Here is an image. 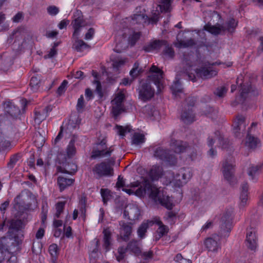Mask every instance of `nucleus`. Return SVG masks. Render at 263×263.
Wrapping results in <instances>:
<instances>
[{
  "label": "nucleus",
  "instance_id": "nucleus-1",
  "mask_svg": "<svg viewBox=\"0 0 263 263\" xmlns=\"http://www.w3.org/2000/svg\"><path fill=\"white\" fill-rule=\"evenodd\" d=\"M147 193L149 197L155 202H159L167 209H172L173 204L170 197L164 194L163 190H160L156 186L152 184L148 180H144L140 186L136 191L135 194L139 196H142Z\"/></svg>",
  "mask_w": 263,
  "mask_h": 263
},
{
  "label": "nucleus",
  "instance_id": "nucleus-2",
  "mask_svg": "<svg viewBox=\"0 0 263 263\" xmlns=\"http://www.w3.org/2000/svg\"><path fill=\"white\" fill-rule=\"evenodd\" d=\"M115 159L111 158L106 161L97 163L92 168L94 177L97 179L103 177H110L114 175V165Z\"/></svg>",
  "mask_w": 263,
  "mask_h": 263
},
{
  "label": "nucleus",
  "instance_id": "nucleus-3",
  "mask_svg": "<svg viewBox=\"0 0 263 263\" xmlns=\"http://www.w3.org/2000/svg\"><path fill=\"white\" fill-rule=\"evenodd\" d=\"M235 161L234 158L229 156L222 162V172L224 179L232 185L236 183L234 177Z\"/></svg>",
  "mask_w": 263,
  "mask_h": 263
},
{
  "label": "nucleus",
  "instance_id": "nucleus-4",
  "mask_svg": "<svg viewBox=\"0 0 263 263\" xmlns=\"http://www.w3.org/2000/svg\"><path fill=\"white\" fill-rule=\"evenodd\" d=\"M127 251H130L135 255H140L141 254V250L139 242L133 239L128 243L126 247H119L118 249V254L116 255V258L118 261H120L124 258Z\"/></svg>",
  "mask_w": 263,
  "mask_h": 263
},
{
  "label": "nucleus",
  "instance_id": "nucleus-5",
  "mask_svg": "<svg viewBox=\"0 0 263 263\" xmlns=\"http://www.w3.org/2000/svg\"><path fill=\"white\" fill-rule=\"evenodd\" d=\"M155 157L164 161L170 165H175L177 162V158L174 155L170 154L168 151L160 146H155L152 148Z\"/></svg>",
  "mask_w": 263,
  "mask_h": 263
},
{
  "label": "nucleus",
  "instance_id": "nucleus-6",
  "mask_svg": "<svg viewBox=\"0 0 263 263\" xmlns=\"http://www.w3.org/2000/svg\"><path fill=\"white\" fill-rule=\"evenodd\" d=\"M170 146L171 149L175 153L180 154L187 152L190 153L191 157L192 158L196 155V153L193 150V148L189 146L186 142L171 138L170 142Z\"/></svg>",
  "mask_w": 263,
  "mask_h": 263
},
{
  "label": "nucleus",
  "instance_id": "nucleus-7",
  "mask_svg": "<svg viewBox=\"0 0 263 263\" xmlns=\"http://www.w3.org/2000/svg\"><path fill=\"white\" fill-rule=\"evenodd\" d=\"M125 95L122 91L118 92L111 101V113L114 118H117L121 114L125 111L123 102L125 100Z\"/></svg>",
  "mask_w": 263,
  "mask_h": 263
},
{
  "label": "nucleus",
  "instance_id": "nucleus-8",
  "mask_svg": "<svg viewBox=\"0 0 263 263\" xmlns=\"http://www.w3.org/2000/svg\"><path fill=\"white\" fill-rule=\"evenodd\" d=\"M233 211L232 209L227 210L224 213L221 219L220 235L221 237H226L229 235L232 228V220Z\"/></svg>",
  "mask_w": 263,
  "mask_h": 263
},
{
  "label": "nucleus",
  "instance_id": "nucleus-9",
  "mask_svg": "<svg viewBox=\"0 0 263 263\" xmlns=\"http://www.w3.org/2000/svg\"><path fill=\"white\" fill-rule=\"evenodd\" d=\"M214 63L210 64L209 62H205L199 68H197L196 72L197 75L202 79H210L217 75V71L213 67Z\"/></svg>",
  "mask_w": 263,
  "mask_h": 263
},
{
  "label": "nucleus",
  "instance_id": "nucleus-10",
  "mask_svg": "<svg viewBox=\"0 0 263 263\" xmlns=\"http://www.w3.org/2000/svg\"><path fill=\"white\" fill-rule=\"evenodd\" d=\"M139 98L143 101H147L152 98L155 93V90L151 84L146 81H141L138 89Z\"/></svg>",
  "mask_w": 263,
  "mask_h": 263
},
{
  "label": "nucleus",
  "instance_id": "nucleus-11",
  "mask_svg": "<svg viewBox=\"0 0 263 263\" xmlns=\"http://www.w3.org/2000/svg\"><path fill=\"white\" fill-rule=\"evenodd\" d=\"M29 192L28 191L22 192L14 199V207L16 210L23 211L28 210L31 206V203L26 202L25 201V196L28 197Z\"/></svg>",
  "mask_w": 263,
  "mask_h": 263
},
{
  "label": "nucleus",
  "instance_id": "nucleus-12",
  "mask_svg": "<svg viewBox=\"0 0 263 263\" xmlns=\"http://www.w3.org/2000/svg\"><path fill=\"white\" fill-rule=\"evenodd\" d=\"M240 87L241 88L239 91L240 98L241 99V100L240 102L242 103L248 97L256 96L259 94V91L250 84H240Z\"/></svg>",
  "mask_w": 263,
  "mask_h": 263
},
{
  "label": "nucleus",
  "instance_id": "nucleus-13",
  "mask_svg": "<svg viewBox=\"0 0 263 263\" xmlns=\"http://www.w3.org/2000/svg\"><path fill=\"white\" fill-rule=\"evenodd\" d=\"M74 19L72 21L71 25L74 29L73 36H78L81 28L86 25V22L84 20L82 12L80 10H77L74 13Z\"/></svg>",
  "mask_w": 263,
  "mask_h": 263
},
{
  "label": "nucleus",
  "instance_id": "nucleus-14",
  "mask_svg": "<svg viewBox=\"0 0 263 263\" xmlns=\"http://www.w3.org/2000/svg\"><path fill=\"white\" fill-rule=\"evenodd\" d=\"M245 118L238 115L233 123V133L235 137L240 138L243 136L246 129Z\"/></svg>",
  "mask_w": 263,
  "mask_h": 263
},
{
  "label": "nucleus",
  "instance_id": "nucleus-15",
  "mask_svg": "<svg viewBox=\"0 0 263 263\" xmlns=\"http://www.w3.org/2000/svg\"><path fill=\"white\" fill-rule=\"evenodd\" d=\"M5 114L8 118L16 119L21 115V110L14 103L11 102H6L4 104Z\"/></svg>",
  "mask_w": 263,
  "mask_h": 263
},
{
  "label": "nucleus",
  "instance_id": "nucleus-16",
  "mask_svg": "<svg viewBox=\"0 0 263 263\" xmlns=\"http://www.w3.org/2000/svg\"><path fill=\"white\" fill-rule=\"evenodd\" d=\"M133 223L124 221H119V233L121 238L127 241L129 239L133 231Z\"/></svg>",
  "mask_w": 263,
  "mask_h": 263
},
{
  "label": "nucleus",
  "instance_id": "nucleus-17",
  "mask_svg": "<svg viewBox=\"0 0 263 263\" xmlns=\"http://www.w3.org/2000/svg\"><path fill=\"white\" fill-rule=\"evenodd\" d=\"M220 237L215 235L213 237L207 238L204 241V245L209 251L216 252L220 249Z\"/></svg>",
  "mask_w": 263,
  "mask_h": 263
},
{
  "label": "nucleus",
  "instance_id": "nucleus-18",
  "mask_svg": "<svg viewBox=\"0 0 263 263\" xmlns=\"http://www.w3.org/2000/svg\"><path fill=\"white\" fill-rule=\"evenodd\" d=\"M140 215V212L137 205L130 204H128L124 211V216L130 220L137 219Z\"/></svg>",
  "mask_w": 263,
  "mask_h": 263
},
{
  "label": "nucleus",
  "instance_id": "nucleus-19",
  "mask_svg": "<svg viewBox=\"0 0 263 263\" xmlns=\"http://www.w3.org/2000/svg\"><path fill=\"white\" fill-rule=\"evenodd\" d=\"M151 74L148 76L155 85L159 87L161 80L163 78V72L156 66L153 65L149 70Z\"/></svg>",
  "mask_w": 263,
  "mask_h": 263
},
{
  "label": "nucleus",
  "instance_id": "nucleus-20",
  "mask_svg": "<svg viewBox=\"0 0 263 263\" xmlns=\"http://www.w3.org/2000/svg\"><path fill=\"white\" fill-rule=\"evenodd\" d=\"M257 236L256 232L254 229L252 228L248 230L247 235L246 244L247 247L251 250H254L257 247Z\"/></svg>",
  "mask_w": 263,
  "mask_h": 263
},
{
  "label": "nucleus",
  "instance_id": "nucleus-21",
  "mask_svg": "<svg viewBox=\"0 0 263 263\" xmlns=\"http://www.w3.org/2000/svg\"><path fill=\"white\" fill-rule=\"evenodd\" d=\"M248 189L249 185L248 183L243 182L240 187V208L245 207L248 200Z\"/></svg>",
  "mask_w": 263,
  "mask_h": 263
},
{
  "label": "nucleus",
  "instance_id": "nucleus-22",
  "mask_svg": "<svg viewBox=\"0 0 263 263\" xmlns=\"http://www.w3.org/2000/svg\"><path fill=\"white\" fill-rule=\"evenodd\" d=\"M163 174V170L160 165H153L148 172V176L153 180H158Z\"/></svg>",
  "mask_w": 263,
  "mask_h": 263
},
{
  "label": "nucleus",
  "instance_id": "nucleus-23",
  "mask_svg": "<svg viewBox=\"0 0 263 263\" xmlns=\"http://www.w3.org/2000/svg\"><path fill=\"white\" fill-rule=\"evenodd\" d=\"M9 225V232L11 233L13 231L18 232L24 227L23 221L18 219H13L9 220L8 222Z\"/></svg>",
  "mask_w": 263,
  "mask_h": 263
},
{
  "label": "nucleus",
  "instance_id": "nucleus-24",
  "mask_svg": "<svg viewBox=\"0 0 263 263\" xmlns=\"http://www.w3.org/2000/svg\"><path fill=\"white\" fill-rule=\"evenodd\" d=\"M167 42L164 40H155L144 46L143 49L146 52L159 49L162 46L166 45Z\"/></svg>",
  "mask_w": 263,
  "mask_h": 263
},
{
  "label": "nucleus",
  "instance_id": "nucleus-25",
  "mask_svg": "<svg viewBox=\"0 0 263 263\" xmlns=\"http://www.w3.org/2000/svg\"><path fill=\"white\" fill-rule=\"evenodd\" d=\"M159 226L156 232L155 239L156 241L159 240L162 237L166 235L168 232V229L167 226L164 225L161 221L158 220L155 221Z\"/></svg>",
  "mask_w": 263,
  "mask_h": 263
},
{
  "label": "nucleus",
  "instance_id": "nucleus-26",
  "mask_svg": "<svg viewBox=\"0 0 263 263\" xmlns=\"http://www.w3.org/2000/svg\"><path fill=\"white\" fill-rule=\"evenodd\" d=\"M74 42L72 48L78 52H82L85 49L90 48V46L83 40L79 39L78 36H73Z\"/></svg>",
  "mask_w": 263,
  "mask_h": 263
},
{
  "label": "nucleus",
  "instance_id": "nucleus-27",
  "mask_svg": "<svg viewBox=\"0 0 263 263\" xmlns=\"http://www.w3.org/2000/svg\"><path fill=\"white\" fill-rule=\"evenodd\" d=\"M154 223V222L153 220L147 221L146 222L144 221L142 222L137 230V234L140 238L142 239L144 238L147 229L149 226H152Z\"/></svg>",
  "mask_w": 263,
  "mask_h": 263
},
{
  "label": "nucleus",
  "instance_id": "nucleus-28",
  "mask_svg": "<svg viewBox=\"0 0 263 263\" xmlns=\"http://www.w3.org/2000/svg\"><path fill=\"white\" fill-rule=\"evenodd\" d=\"M116 46L114 49V50L118 53L121 52L125 50L128 47V41L125 37H121L120 40L118 41L116 39Z\"/></svg>",
  "mask_w": 263,
  "mask_h": 263
},
{
  "label": "nucleus",
  "instance_id": "nucleus-29",
  "mask_svg": "<svg viewBox=\"0 0 263 263\" xmlns=\"http://www.w3.org/2000/svg\"><path fill=\"white\" fill-rule=\"evenodd\" d=\"M74 182V179L67 178L60 176L58 178V184L59 185L60 191H62L67 186L71 185Z\"/></svg>",
  "mask_w": 263,
  "mask_h": 263
},
{
  "label": "nucleus",
  "instance_id": "nucleus-30",
  "mask_svg": "<svg viewBox=\"0 0 263 263\" xmlns=\"http://www.w3.org/2000/svg\"><path fill=\"white\" fill-rule=\"evenodd\" d=\"M182 121L186 124L191 123L195 120V115L193 113L192 109H185L181 114Z\"/></svg>",
  "mask_w": 263,
  "mask_h": 263
},
{
  "label": "nucleus",
  "instance_id": "nucleus-31",
  "mask_svg": "<svg viewBox=\"0 0 263 263\" xmlns=\"http://www.w3.org/2000/svg\"><path fill=\"white\" fill-rule=\"evenodd\" d=\"M204 30L209 31L214 35H218L219 34L224 32V27L222 25H218L217 26H212L210 24H206L204 26Z\"/></svg>",
  "mask_w": 263,
  "mask_h": 263
},
{
  "label": "nucleus",
  "instance_id": "nucleus-32",
  "mask_svg": "<svg viewBox=\"0 0 263 263\" xmlns=\"http://www.w3.org/2000/svg\"><path fill=\"white\" fill-rule=\"evenodd\" d=\"M8 238L6 237H3L0 239V262H2L5 259L3 254L8 250Z\"/></svg>",
  "mask_w": 263,
  "mask_h": 263
},
{
  "label": "nucleus",
  "instance_id": "nucleus-33",
  "mask_svg": "<svg viewBox=\"0 0 263 263\" xmlns=\"http://www.w3.org/2000/svg\"><path fill=\"white\" fill-rule=\"evenodd\" d=\"M259 144V140L254 136H252L249 133L247 135L246 140V145L250 148H255Z\"/></svg>",
  "mask_w": 263,
  "mask_h": 263
},
{
  "label": "nucleus",
  "instance_id": "nucleus-34",
  "mask_svg": "<svg viewBox=\"0 0 263 263\" xmlns=\"http://www.w3.org/2000/svg\"><path fill=\"white\" fill-rule=\"evenodd\" d=\"M202 115H204L212 119H214L217 117L218 111L210 106H205L201 110Z\"/></svg>",
  "mask_w": 263,
  "mask_h": 263
},
{
  "label": "nucleus",
  "instance_id": "nucleus-35",
  "mask_svg": "<svg viewBox=\"0 0 263 263\" xmlns=\"http://www.w3.org/2000/svg\"><path fill=\"white\" fill-rule=\"evenodd\" d=\"M76 137L73 136L66 149L67 155L69 158L72 157L76 153V148L74 145Z\"/></svg>",
  "mask_w": 263,
  "mask_h": 263
},
{
  "label": "nucleus",
  "instance_id": "nucleus-36",
  "mask_svg": "<svg viewBox=\"0 0 263 263\" xmlns=\"http://www.w3.org/2000/svg\"><path fill=\"white\" fill-rule=\"evenodd\" d=\"M113 149L111 148V147H109V149L106 151H105L104 149L93 150L92 151L91 158L95 159L99 157L109 156L111 155V153Z\"/></svg>",
  "mask_w": 263,
  "mask_h": 263
},
{
  "label": "nucleus",
  "instance_id": "nucleus-37",
  "mask_svg": "<svg viewBox=\"0 0 263 263\" xmlns=\"http://www.w3.org/2000/svg\"><path fill=\"white\" fill-rule=\"evenodd\" d=\"M237 23L234 18L230 19L229 21L227 22L222 26L224 27V32L228 31L232 33L234 31L235 28L237 26Z\"/></svg>",
  "mask_w": 263,
  "mask_h": 263
},
{
  "label": "nucleus",
  "instance_id": "nucleus-38",
  "mask_svg": "<svg viewBox=\"0 0 263 263\" xmlns=\"http://www.w3.org/2000/svg\"><path fill=\"white\" fill-rule=\"evenodd\" d=\"M104 234V244L103 247L104 249L108 251L109 249L111 240V232L108 229H105L103 231Z\"/></svg>",
  "mask_w": 263,
  "mask_h": 263
},
{
  "label": "nucleus",
  "instance_id": "nucleus-39",
  "mask_svg": "<svg viewBox=\"0 0 263 263\" xmlns=\"http://www.w3.org/2000/svg\"><path fill=\"white\" fill-rule=\"evenodd\" d=\"M171 89L173 95L176 97L179 96L182 92V89L181 87V83L179 80H176L173 84L171 86Z\"/></svg>",
  "mask_w": 263,
  "mask_h": 263
},
{
  "label": "nucleus",
  "instance_id": "nucleus-40",
  "mask_svg": "<svg viewBox=\"0 0 263 263\" xmlns=\"http://www.w3.org/2000/svg\"><path fill=\"white\" fill-rule=\"evenodd\" d=\"M41 79L37 76H33L31 78L30 82V86L33 91H36L40 87Z\"/></svg>",
  "mask_w": 263,
  "mask_h": 263
},
{
  "label": "nucleus",
  "instance_id": "nucleus-41",
  "mask_svg": "<svg viewBox=\"0 0 263 263\" xmlns=\"http://www.w3.org/2000/svg\"><path fill=\"white\" fill-rule=\"evenodd\" d=\"M144 141V136L142 134L135 133L132 137V143L133 144L138 145L143 143Z\"/></svg>",
  "mask_w": 263,
  "mask_h": 263
},
{
  "label": "nucleus",
  "instance_id": "nucleus-42",
  "mask_svg": "<svg viewBox=\"0 0 263 263\" xmlns=\"http://www.w3.org/2000/svg\"><path fill=\"white\" fill-rule=\"evenodd\" d=\"M190 178V176L189 175L187 177L185 173H181V174H179L177 175L176 178H174V180L179 182L178 184V185H182L183 184H185L187 182Z\"/></svg>",
  "mask_w": 263,
  "mask_h": 263
},
{
  "label": "nucleus",
  "instance_id": "nucleus-43",
  "mask_svg": "<svg viewBox=\"0 0 263 263\" xmlns=\"http://www.w3.org/2000/svg\"><path fill=\"white\" fill-rule=\"evenodd\" d=\"M86 197L85 196H82L79 201V208L81 212L82 215L85 217L86 213Z\"/></svg>",
  "mask_w": 263,
  "mask_h": 263
},
{
  "label": "nucleus",
  "instance_id": "nucleus-44",
  "mask_svg": "<svg viewBox=\"0 0 263 263\" xmlns=\"http://www.w3.org/2000/svg\"><path fill=\"white\" fill-rule=\"evenodd\" d=\"M77 171V165L74 163H68L64 168V172L69 174H73Z\"/></svg>",
  "mask_w": 263,
  "mask_h": 263
},
{
  "label": "nucleus",
  "instance_id": "nucleus-45",
  "mask_svg": "<svg viewBox=\"0 0 263 263\" xmlns=\"http://www.w3.org/2000/svg\"><path fill=\"white\" fill-rule=\"evenodd\" d=\"M148 17L143 14H134L132 17L133 23H141L145 22L147 20Z\"/></svg>",
  "mask_w": 263,
  "mask_h": 263
},
{
  "label": "nucleus",
  "instance_id": "nucleus-46",
  "mask_svg": "<svg viewBox=\"0 0 263 263\" xmlns=\"http://www.w3.org/2000/svg\"><path fill=\"white\" fill-rule=\"evenodd\" d=\"M142 72V69L139 68V64L138 63H135L134 65V67L130 70L129 74L130 76L132 77V79L134 80V79L136 78Z\"/></svg>",
  "mask_w": 263,
  "mask_h": 263
},
{
  "label": "nucleus",
  "instance_id": "nucleus-47",
  "mask_svg": "<svg viewBox=\"0 0 263 263\" xmlns=\"http://www.w3.org/2000/svg\"><path fill=\"white\" fill-rule=\"evenodd\" d=\"M220 136V132L216 131L212 135L210 136L208 138L207 143L209 146L213 147L214 141L216 140H218V138Z\"/></svg>",
  "mask_w": 263,
  "mask_h": 263
},
{
  "label": "nucleus",
  "instance_id": "nucleus-48",
  "mask_svg": "<svg viewBox=\"0 0 263 263\" xmlns=\"http://www.w3.org/2000/svg\"><path fill=\"white\" fill-rule=\"evenodd\" d=\"M101 194L102 197L103 202L104 204H106L107 201L110 200L111 195L110 194L109 191L108 189H102L101 190Z\"/></svg>",
  "mask_w": 263,
  "mask_h": 263
},
{
  "label": "nucleus",
  "instance_id": "nucleus-49",
  "mask_svg": "<svg viewBox=\"0 0 263 263\" xmlns=\"http://www.w3.org/2000/svg\"><path fill=\"white\" fill-rule=\"evenodd\" d=\"M116 127L117 129V133L120 136L122 137L125 136V133H130L132 130V129L129 126L123 127L122 126L117 125Z\"/></svg>",
  "mask_w": 263,
  "mask_h": 263
},
{
  "label": "nucleus",
  "instance_id": "nucleus-50",
  "mask_svg": "<svg viewBox=\"0 0 263 263\" xmlns=\"http://www.w3.org/2000/svg\"><path fill=\"white\" fill-rule=\"evenodd\" d=\"M218 142L219 143V146L222 149H227L228 148L229 145V142L228 139L224 138L223 137L220 133L219 137L218 138Z\"/></svg>",
  "mask_w": 263,
  "mask_h": 263
},
{
  "label": "nucleus",
  "instance_id": "nucleus-51",
  "mask_svg": "<svg viewBox=\"0 0 263 263\" xmlns=\"http://www.w3.org/2000/svg\"><path fill=\"white\" fill-rule=\"evenodd\" d=\"M45 112H43L42 110L37 111H36L35 112V121L36 122H37L39 123L41 122L42 121L45 120L46 117H47L46 116V114L45 113Z\"/></svg>",
  "mask_w": 263,
  "mask_h": 263
},
{
  "label": "nucleus",
  "instance_id": "nucleus-52",
  "mask_svg": "<svg viewBox=\"0 0 263 263\" xmlns=\"http://www.w3.org/2000/svg\"><path fill=\"white\" fill-rule=\"evenodd\" d=\"M165 48L163 51V54L165 57L172 59L174 56V51L172 47L165 45Z\"/></svg>",
  "mask_w": 263,
  "mask_h": 263
},
{
  "label": "nucleus",
  "instance_id": "nucleus-53",
  "mask_svg": "<svg viewBox=\"0 0 263 263\" xmlns=\"http://www.w3.org/2000/svg\"><path fill=\"white\" fill-rule=\"evenodd\" d=\"M161 4L159 5L161 12L169 11L170 6V0H161Z\"/></svg>",
  "mask_w": 263,
  "mask_h": 263
},
{
  "label": "nucleus",
  "instance_id": "nucleus-54",
  "mask_svg": "<svg viewBox=\"0 0 263 263\" xmlns=\"http://www.w3.org/2000/svg\"><path fill=\"white\" fill-rule=\"evenodd\" d=\"M85 106L84 103V99L83 95H81L78 99L77 104V110L79 112H82Z\"/></svg>",
  "mask_w": 263,
  "mask_h": 263
},
{
  "label": "nucleus",
  "instance_id": "nucleus-55",
  "mask_svg": "<svg viewBox=\"0 0 263 263\" xmlns=\"http://www.w3.org/2000/svg\"><path fill=\"white\" fill-rule=\"evenodd\" d=\"M261 166V164H258L250 167L248 174L250 176L252 177V179H253V176H255L257 172L260 169Z\"/></svg>",
  "mask_w": 263,
  "mask_h": 263
},
{
  "label": "nucleus",
  "instance_id": "nucleus-56",
  "mask_svg": "<svg viewBox=\"0 0 263 263\" xmlns=\"http://www.w3.org/2000/svg\"><path fill=\"white\" fill-rule=\"evenodd\" d=\"M228 88L224 86H220L217 88L214 93L220 98L223 97L226 93Z\"/></svg>",
  "mask_w": 263,
  "mask_h": 263
},
{
  "label": "nucleus",
  "instance_id": "nucleus-57",
  "mask_svg": "<svg viewBox=\"0 0 263 263\" xmlns=\"http://www.w3.org/2000/svg\"><path fill=\"white\" fill-rule=\"evenodd\" d=\"M65 206V202L60 201L57 203L56 204V210L57 212L55 214V217L57 218H59L61 214L63 212V209Z\"/></svg>",
  "mask_w": 263,
  "mask_h": 263
},
{
  "label": "nucleus",
  "instance_id": "nucleus-58",
  "mask_svg": "<svg viewBox=\"0 0 263 263\" xmlns=\"http://www.w3.org/2000/svg\"><path fill=\"white\" fill-rule=\"evenodd\" d=\"M179 46L183 47H188L190 46H192L196 44V42L193 39H189L186 41H180L179 42Z\"/></svg>",
  "mask_w": 263,
  "mask_h": 263
},
{
  "label": "nucleus",
  "instance_id": "nucleus-59",
  "mask_svg": "<svg viewBox=\"0 0 263 263\" xmlns=\"http://www.w3.org/2000/svg\"><path fill=\"white\" fill-rule=\"evenodd\" d=\"M48 13L52 16L56 15L60 11L59 8L55 6H49L47 8Z\"/></svg>",
  "mask_w": 263,
  "mask_h": 263
},
{
  "label": "nucleus",
  "instance_id": "nucleus-60",
  "mask_svg": "<svg viewBox=\"0 0 263 263\" xmlns=\"http://www.w3.org/2000/svg\"><path fill=\"white\" fill-rule=\"evenodd\" d=\"M58 248L57 245L55 243L51 244L49 247V252L51 256H58Z\"/></svg>",
  "mask_w": 263,
  "mask_h": 263
},
{
  "label": "nucleus",
  "instance_id": "nucleus-61",
  "mask_svg": "<svg viewBox=\"0 0 263 263\" xmlns=\"http://www.w3.org/2000/svg\"><path fill=\"white\" fill-rule=\"evenodd\" d=\"M93 84L96 85V92L99 95V97L101 98L103 96V93L101 83L98 80H95Z\"/></svg>",
  "mask_w": 263,
  "mask_h": 263
},
{
  "label": "nucleus",
  "instance_id": "nucleus-62",
  "mask_svg": "<svg viewBox=\"0 0 263 263\" xmlns=\"http://www.w3.org/2000/svg\"><path fill=\"white\" fill-rule=\"evenodd\" d=\"M68 84V82L66 80H64L61 85L59 87L57 90V93L59 96L62 95L66 90V87Z\"/></svg>",
  "mask_w": 263,
  "mask_h": 263
},
{
  "label": "nucleus",
  "instance_id": "nucleus-63",
  "mask_svg": "<svg viewBox=\"0 0 263 263\" xmlns=\"http://www.w3.org/2000/svg\"><path fill=\"white\" fill-rule=\"evenodd\" d=\"M20 157L18 155H14L10 158L9 162L8 163V166L10 167H13L17 161L19 160Z\"/></svg>",
  "mask_w": 263,
  "mask_h": 263
},
{
  "label": "nucleus",
  "instance_id": "nucleus-64",
  "mask_svg": "<svg viewBox=\"0 0 263 263\" xmlns=\"http://www.w3.org/2000/svg\"><path fill=\"white\" fill-rule=\"evenodd\" d=\"M140 36H141V33L139 32H135L133 34V35L131 37V40H130V43L132 46L134 45L135 43L139 39V38L140 37Z\"/></svg>",
  "mask_w": 263,
  "mask_h": 263
}]
</instances>
